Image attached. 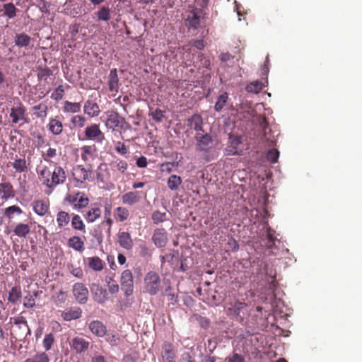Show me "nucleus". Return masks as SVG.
I'll list each match as a JSON object with an SVG mask.
<instances>
[{"instance_id":"a18cd8bd","label":"nucleus","mask_w":362,"mask_h":362,"mask_svg":"<svg viewBox=\"0 0 362 362\" xmlns=\"http://www.w3.org/2000/svg\"><path fill=\"white\" fill-rule=\"evenodd\" d=\"M18 8L12 3L5 4L3 6V16L8 18H13L16 16Z\"/></svg>"},{"instance_id":"09e8293b","label":"nucleus","mask_w":362,"mask_h":362,"mask_svg":"<svg viewBox=\"0 0 362 362\" xmlns=\"http://www.w3.org/2000/svg\"><path fill=\"white\" fill-rule=\"evenodd\" d=\"M228 99V95L227 93H223L220 95L216 100V103L214 105V109L217 112H220L223 110L224 106L226 105L227 100Z\"/></svg>"},{"instance_id":"39448f33","label":"nucleus","mask_w":362,"mask_h":362,"mask_svg":"<svg viewBox=\"0 0 362 362\" xmlns=\"http://www.w3.org/2000/svg\"><path fill=\"white\" fill-rule=\"evenodd\" d=\"M73 177L75 182V187L82 188L85 187L86 180H91V170L86 169L82 165H77L74 168Z\"/></svg>"},{"instance_id":"8fccbe9b","label":"nucleus","mask_w":362,"mask_h":362,"mask_svg":"<svg viewBox=\"0 0 362 362\" xmlns=\"http://www.w3.org/2000/svg\"><path fill=\"white\" fill-rule=\"evenodd\" d=\"M262 88V83L259 81H255L247 84L245 89L248 93H258Z\"/></svg>"},{"instance_id":"dca6fc26","label":"nucleus","mask_w":362,"mask_h":362,"mask_svg":"<svg viewBox=\"0 0 362 362\" xmlns=\"http://www.w3.org/2000/svg\"><path fill=\"white\" fill-rule=\"evenodd\" d=\"M71 348L76 353V354H82L86 352L90 346V342L87 341L86 339L81 337H75L71 339L70 343Z\"/></svg>"},{"instance_id":"5701e85b","label":"nucleus","mask_w":362,"mask_h":362,"mask_svg":"<svg viewBox=\"0 0 362 362\" xmlns=\"http://www.w3.org/2000/svg\"><path fill=\"white\" fill-rule=\"evenodd\" d=\"M117 238L118 243L122 247L127 250H131L132 249L134 243L129 233L119 231L117 234Z\"/></svg>"},{"instance_id":"4c0bfd02","label":"nucleus","mask_w":362,"mask_h":362,"mask_svg":"<svg viewBox=\"0 0 362 362\" xmlns=\"http://www.w3.org/2000/svg\"><path fill=\"white\" fill-rule=\"evenodd\" d=\"M71 227L76 230H80L83 233L86 232V225L83 223L81 217L78 214H74L71 220Z\"/></svg>"},{"instance_id":"f3484780","label":"nucleus","mask_w":362,"mask_h":362,"mask_svg":"<svg viewBox=\"0 0 362 362\" xmlns=\"http://www.w3.org/2000/svg\"><path fill=\"white\" fill-rule=\"evenodd\" d=\"M125 120L116 112H111L107 114L105 125L107 128L114 130L116 127H123Z\"/></svg>"},{"instance_id":"f8f14e48","label":"nucleus","mask_w":362,"mask_h":362,"mask_svg":"<svg viewBox=\"0 0 362 362\" xmlns=\"http://www.w3.org/2000/svg\"><path fill=\"white\" fill-rule=\"evenodd\" d=\"M195 139L197 140V151L207 152L211 147L213 139L209 134H200L197 133Z\"/></svg>"},{"instance_id":"a19ab883","label":"nucleus","mask_w":362,"mask_h":362,"mask_svg":"<svg viewBox=\"0 0 362 362\" xmlns=\"http://www.w3.org/2000/svg\"><path fill=\"white\" fill-rule=\"evenodd\" d=\"M34 115L37 118L45 119L47 115V106L46 104L41 103L33 107Z\"/></svg>"},{"instance_id":"f704fd0d","label":"nucleus","mask_w":362,"mask_h":362,"mask_svg":"<svg viewBox=\"0 0 362 362\" xmlns=\"http://www.w3.org/2000/svg\"><path fill=\"white\" fill-rule=\"evenodd\" d=\"M114 217L118 222L125 221L129 217V211L125 207L118 206L114 210Z\"/></svg>"},{"instance_id":"f257e3e1","label":"nucleus","mask_w":362,"mask_h":362,"mask_svg":"<svg viewBox=\"0 0 362 362\" xmlns=\"http://www.w3.org/2000/svg\"><path fill=\"white\" fill-rule=\"evenodd\" d=\"M39 180L51 192L57 186L64 185L66 181L67 175L60 165H55L52 170L47 165H43L37 170Z\"/></svg>"},{"instance_id":"7c9ffc66","label":"nucleus","mask_w":362,"mask_h":362,"mask_svg":"<svg viewBox=\"0 0 362 362\" xmlns=\"http://www.w3.org/2000/svg\"><path fill=\"white\" fill-rule=\"evenodd\" d=\"M112 170L119 172L124 175L127 173L129 165L124 160L117 158L110 163Z\"/></svg>"},{"instance_id":"423d86ee","label":"nucleus","mask_w":362,"mask_h":362,"mask_svg":"<svg viewBox=\"0 0 362 362\" xmlns=\"http://www.w3.org/2000/svg\"><path fill=\"white\" fill-rule=\"evenodd\" d=\"M185 25L189 29L196 30L199 27L201 18L203 16V11L200 8H193L187 11L185 14Z\"/></svg>"},{"instance_id":"e2e57ef3","label":"nucleus","mask_w":362,"mask_h":362,"mask_svg":"<svg viewBox=\"0 0 362 362\" xmlns=\"http://www.w3.org/2000/svg\"><path fill=\"white\" fill-rule=\"evenodd\" d=\"M69 269L71 274L78 279H82L83 272L81 267H75L73 264L69 265Z\"/></svg>"},{"instance_id":"b1692460","label":"nucleus","mask_w":362,"mask_h":362,"mask_svg":"<svg viewBox=\"0 0 362 362\" xmlns=\"http://www.w3.org/2000/svg\"><path fill=\"white\" fill-rule=\"evenodd\" d=\"M187 126L196 132H204L203 129V119L199 114H194L192 117H189L187 120Z\"/></svg>"},{"instance_id":"c85d7f7f","label":"nucleus","mask_w":362,"mask_h":362,"mask_svg":"<svg viewBox=\"0 0 362 362\" xmlns=\"http://www.w3.org/2000/svg\"><path fill=\"white\" fill-rule=\"evenodd\" d=\"M49 131L55 136H58L63 132V124L57 117L49 119L47 125Z\"/></svg>"},{"instance_id":"864d4df0","label":"nucleus","mask_w":362,"mask_h":362,"mask_svg":"<svg viewBox=\"0 0 362 362\" xmlns=\"http://www.w3.org/2000/svg\"><path fill=\"white\" fill-rule=\"evenodd\" d=\"M54 340V336L52 333L45 334L42 341V345L46 351H49L52 348Z\"/></svg>"},{"instance_id":"9d476101","label":"nucleus","mask_w":362,"mask_h":362,"mask_svg":"<svg viewBox=\"0 0 362 362\" xmlns=\"http://www.w3.org/2000/svg\"><path fill=\"white\" fill-rule=\"evenodd\" d=\"M90 293L93 300L99 304L105 303L107 300V291L98 284H93L90 286Z\"/></svg>"},{"instance_id":"bb28decb","label":"nucleus","mask_w":362,"mask_h":362,"mask_svg":"<svg viewBox=\"0 0 362 362\" xmlns=\"http://www.w3.org/2000/svg\"><path fill=\"white\" fill-rule=\"evenodd\" d=\"M89 329L93 334L99 337H104L107 333V328L105 325L98 320L92 321L89 324Z\"/></svg>"},{"instance_id":"6ab92c4d","label":"nucleus","mask_w":362,"mask_h":362,"mask_svg":"<svg viewBox=\"0 0 362 362\" xmlns=\"http://www.w3.org/2000/svg\"><path fill=\"white\" fill-rule=\"evenodd\" d=\"M26 109L23 104H20L18 107H12L11 109L10 117L11 118L12 122L17 124L20 121L27 123L28 120L25 117Z\"/></svg>"},{"instance_id":"2f4dec72","label":"nucleus","mask_w":362,"mask_h":362,"mask_svg":"<svg viewBox=\"0 0 362 362\" xmlns=\"http://www.w3.org/2000/svg\"><path fill=\"white\" fill-rule=\"evenodd\" d=\"M82 310L79 308H71L65 310L62 313V316L64 320L71 321L76 320L81 317Z\"/></svg>"},{"instance_id":"aec40b11","label":"nucleus","mask_w":362,"mask_h":362,"mask_svg":"<svg viewBox=\"0 0 362 362\" xmlns=\"http://www.w3.org/2000/svg\"><path fill=\"white\" fill-rule=\"evenodd\" d=\"M162 362H175L176 354L174 346L169 342H165L161 351Z\"/></svg>"},{"instance_id":"de8ad7c7","label":"nucleus","mask_w":362,"mask_h":362,"mask_svg":"<svg viewBox=\"0 0 362 362\" xmlns=\"http://www.w3.org/2000/svg\"><path fill=\"white\" fill-rule=\"evenodd\" d=\"M163 295L167 297L169 305H174L178 302V296L170 286L165 290Z\"/></svg>"},{"instance_id":"774afa93","label":"nucleus","mask_w":362,"mask_h":362,"mask_svg":"<svg viewBox=\"0 0 362 362\" xmlns=\"http://www.w3.org/2000/svg\"><path fill=\"white\" fill-rule=\"evenodd\" d=\"M106 340L112 346H116L119 343V338L115 334H107Z\"/></svg>"},{"instance_id":"4d7b16f0","label":"nucleus","mask_w":362,"mask_h":362,"mask_svg":"<svg viewBox=\"0 0 362 362\" xmlns=\"http://www.w3.org/2000/svg\"><path fill=\"white\" fill-rule=\"evenodd\" d=\"M149 116L156 122H161L165 117V112L157 108L155 111L149 113Z\"/></svg>"},{"instance_id":"a878e982","label":"nucleus","mask_w":362,"mask_h":362,"mask_svg":"<svg viewBox=\"0 0 362 362\" xmlns=\"http://www.w3.org/2000/svg\"><path fill=\"white\" fill-rule=\"evenodd\" d=\"M31 226L28 223H18L13 226L12 231L14 235L21 238H26L30 233Z\"/></svg>"},{"instance_id":"4468645a","label":"nucleus","mask_w":362,"mask_h":362,"mask_svg":"<svg viewBox=\"0 0 362 362\" xmlns=\"http://www.w3.org/2000/svg\"><path fill=\"white\" fill-rule=\"evenodd\" d=\"M152 241L157 247H164L168 242L166 230L163 228H156L152 235Z\"/></svg>"},{"instance_id":"69168bd1","label":"nucleus","mask_w":362,"mask_h":362,"mask_svg":"<svg viewBox=\"0 0 362 362\" xmlns=\"http://www.w3.org/2000/svg\"><path fill=\"white\" fill-rule=\"evenodd\" d=\"M33 358L35 362H49V358L45 352L37 353Z\"/></svg>"},{"instance_id":"6e6d98bb","label":"nucleus","mask_w":362,"mask_h":362,"mask_svg":"<svg viewBox=\"0 0 362 362\" xmlns=\"http://www.w3.org/2000/svg\"><path fill=\"white\" fill-rule=\"evenodd\" d=\"M64 88L62 85L59 86L52 93L51 98L59 101L63 98L64 93Z\"/></svg>"},{"instance_id":"9b49d317","label":"nucleus","mask_w":362,"mask_h":362,"mask_svg":"<svg viewBox=\"0 0 362 362\" xmlns=\"http://www.w3.org/2000/svg\"><path fill=\"white\" fill-rule=\"evenodd\" d=\"M23 213L22 209L17 205L9 206L5 209H0V226L4 223V216L9 221H11L15 216H19Z\"/></svg>"},{"instance_id":"1a4fd4ad","label":"nucleus","mask_w":362,"mask_h":362,"mask_svg":"<svg viewBox=\"0 0 362 362\" xmlns=\"http://www.w3.org/2000/svg\"><path fill=\"white\" fill-rule=\"evenodd\" d=\"M122 289L124 291L127 296L133 293L134 281L133 275L129 269L122 272L120 279Z\"/></svg>"},{"instance_id":"473e14b6","label":"nucleus","mask_w":362,"mask_h":362,"mask_svg":"<svg viewBox=\"0 0 362 362\" xmlns=\"http://www.w3.org/2000/svg\"><path fill=\"white\" fill-rule=\"evenodd\" d=\"M70 215L64 211H59L57 214V223L59 228L62 229L67 226L70 222Z\"/></svg>"},{"instance_id":"58836bf2","label":"nucleus","mask_w":362,"mask_h":362,"mask_svg":"<svg viewBox=\"0 0 362 362\" xmlns=\"http://www.w3.org/2000/svg\"><path fill=\"white\" fill-rule=\"evenodd\" d=\"M31 42V37L25 33L17 34L15 37V45L19 47H27Z\"/></svg>"},{"instance_id":"49530a36","label":"nucleus","mask_w":362,"mask_h":362,"mask_svg":"<svg viewBox=\"0 0 362 362\" xmlns=\"http://www.w3.org/2000/svg\"><path fill=\"white\" fill-rule=\"evenodd\" d=\"M37 72L39 81H47V78L52 74V71L47 66H37Z\"/></svg>"},{"instance_id":"7ed1b4c3","label":"nucleus","mask_w":362,"mask_h":362,"mask_svg":"<svg viewBox=\"0 0 362 362\" xmlns=\"http://www.w3.org/2000/svg\"><path fill=\"white\" fill-rule=\"evenodd\" d=\"M65 201L76 210L84 209L88 206L89 204L88 197L83 192H77L67 194L65 197Z\"/></svg>"},{"instance_id":"bf43d9fd","label":"nucleus","mask_w":362,"mask_h":362,"mask_svg":"<svg viewBox=\"0 0 362 362\" xmlns=\"http://www.w3.org/2000/svg\"><path fill=\"white\" fill-rule=\"evenodd\" d=\"M166 219V214L159 211H156L152 214V220L155 224H158L165 221Z\"/></svg>"},{"instance_id":"0eeeda50","label":"nucleus","mask_w":362,"mask_h":362,"mask_svg":"<svg viewBox=\"0 0 362 362\" xmlns=\"http://www.w3.org/2000/svg\"><path fill=\"white\" fill-rule=\"evenodd\" d=\"M83 139L93 140L101 143L105 139V134L100 130L98 124H92L86 128Z\"/></svg>"},{"instance_id":"ddd939ff","label":"nucleus","mask_w":362,"mask_h":362,"mask_svg":"<svg viewBox=\"0 0 362 362\" xmlns=\"http://www.w3.org/2000/svg\"><path fill=\"white\" fill-rule=\"evenodd\" d=\"M247 306L245 303L237 300L233 303H230L228 307V313L230 315L240 317L242 320L243 316L247 313Z\"/></svg>"},{"instance_id":"c9c22d12","label":"nucleus","mask_w":362,"mask_h":362,"mask_svg":"<svg viewBox=\"0 0 362 362\" xmlns=\"http://www.w3.org/2000/svg\"><path fill=\"white\" fill-rule=\"evenodd\" d=\"M68 245L78 252H82L85 249L84 242L79 236L71 237L68 240Z\"/></svg>"},{"instance_id":"603ef678","label":"nucleus","mask_w":362,"mask_h":362,"mask_svg":"<svg viewBox=\"0 0 362 362\" xmlns=\"http://www.w3.org/2000/svg\"><path fill=\"white\" fill-rule=\"evenodd\" d=\"M98 19L99 21H107L110 19V9L108 7H102L97 13Z\"/></svg>"},{"instance_id":"13d9d810","label":"nucleus","mask_w":362,"mask_h":362,"mask_svg":"<svg viewBox=\"0 0 362 362\" xmlns=\"http://www.w3.org/2000/svg\"><path fill=\"white\" fill-rule=\"evenodd\" d=\"M223 362H245V358L241 354L233 352L228 356Z\"/></svg>"},{"instance_id":"cd10ccee","label":"nucleus","mask_w":362,"mask_h":362,"mask_svg":"<svg viewBox=\"0 0 362 362\" xmlns=\"http://www.w3.org/2000/svg\"><path fill=\"white\" fill-rule=\"evenodd\" d=\"M84 113L90 117H97L100 112L99 105L93 100H88L83 106Z\"/></svg>"},{"instance_id":"e433bc0d","label":"nucleus","mask_w":362,"mask_h":362,"mask_svg":"<svg viewBox=\"0 0 362 362\" xmlns=\"http://www.w3.org/2000/svg\"><path fill=\"white\" fill-rule=\"evenodd\" d=\"M9 163L17 173H24L28 170V165L25 158H17L13 162Z\"/></svg>"},{"instance_id":"6e6552de","label":"nucleus","mask_w":362,"mask_h":362,"mask_svg":"<svg viewBox=\"0 0 362 362\" xmlns=\"http://www.w3.org/2000/svg\"><path fill=\"white\" fill-rule=\"evenodd\" d=\"M73 295L76 300L80 304H85L88 299V290L87 287L80 282H77L73 285Z\"/></svg>"},{"instance_id":"393cba45","label":"nucleus","mask_w":362,"mask_h":362,"mask_svg":"<svg viewBox=\"0 0 362 362\" xmlns=\"http://www.w3.org/2000/svg\"><path fill=\"white\" fill-rule=\"evenodd\" d=\"M15 190L9 182L0 183V195L1 199L8 200L15 197Z\"/></svg>"},{"instance_id":"4be33fe9","label":"nucleus","mask_w":362,"mask_h":362,"mask_svg":"<svg viewBox=\"0 0 362 362\" xmlns=\"http://www.w3.org/2000/svg\"><path fill=\"white\" fill-rule=\"evenodd\" d=\"M107 85L110 92L117 93L119 91L120 84L117 69L115 68L110 70L107 79Z\"/></svg>"},{"instance_id":"72a5a7b5","label":"nucleus","mask_w":362,"mask_h":362,"mask_svg":"<svg viewBox=\"0 0 362 362\" xmlns=\"http://www.w3.org/2000/svg\"><path fill=\"white\" fill-rule=\"evenodd\" d=\"M88 262L89 267L95 272H100L103 269L105 262L97 256L88 257Z\"/></svg>"},{"instance_id":"680f3d73","label":"nucleus","mask_w":362,"mask_h":362,"mask_svg":"<svg viewBox=\"0 0 362 362\" xmlns=\"http://www.w3.org/2000/svg\"><path fill=\"white\" fill-rule=\"evenodd\" d=\"M113 224V220L111 217H104L103 221L101 222L100 225L103 227L106 228V233L109 236L111 235L112 226Z\"/></svg>"},{"instance_id":"0e129e2a","label":"nucleus","mask_w":362,"mask_h":362,"mask_svg":"<svg viewBox=\"0 0 362 362\" xmlns=\"http://www.w3.org/2000/svg\"><path fill=\"white\" fill-rule=\"evenodd\" d=\"M115 149L118 153L121 155H125L128 153V147L121 141H117L115 143Z\"/></svg>"},{"instance_id":"338daca9","label":"nucleus","mask_w":362,"mask_h":362,"mask_svg":"<svg viewBox=\"0 0 362 362\" xmlns=\"http://www.w3.org/2000/svg\"><path fill=\"white\" fill-rule=\"evenodd\" d=\"M197 320H198V322H199L200 326L202 328L206 329L209 327L210 320L208 318H206L205 317L199 316Z\"/></svg>"},{"instance_id":"a211bd4d","label":"nucleus","mask_w":362,"mask_h":362,"mask_svg":"<svg viewBox=\"0 0 362 362\" xmlns=\"http://www.w3.org/2000/svg\"><path fill=\"white\" fill-rule=\"evenodd\" d=\"M269 124L265 117H264L260 122V126L262 129V141L267 144L268 146H272L275 144L276 139L274 135L271 134L272 130L268 127Z\"/></svg>"},{"instance_id":"ea45409f","label":"nucleus","mask_w":362,"mask_h":362,"mask_svg":"<svg viewBox=\"0 0 362 362\" xmlns=\"http://www.w3.org/2000/svg\"><path fill=\"white\" fill-rule=\"evenodd\" d=\"M182 180L181 177L176 175H172L168 179L167 185L170 190L176 191L182 184Z\"/></svg>"},{"instance_id":"412c9836","label":"nucleus","mask_w":362,"mask_h":362,"mask_svg":"<svg viewBox=\"0 0 362 362\" xmlns=\"http://www.w3.org/2000/svg\"><path fill=\"white\" fill-rule=\"evenodd\" d=\"M33 210L40 216H44L49 210V201L47 199H37L32 203Z\"/></svg>"},{"instance_id":"5fc2aeb1","label":"nucleus","mask_w":362,"mask_h":362,"mask_svg":"<svg viewBox=\"0 0 362 362\" xmlns=\"http://www.w3.org/2000/svg\"><path fill=\"white\" fill-rule=\"evenodd\" d=\"M86 119L82 115H76L71 119V122L75 127L82 128L85 126Z\"/></svg>"},{"instance_id":"2eb2a0df","label":"nucleus","mask_w":362,"mask_h":362,"mask_svg":"<svg viewBox=\"0 0 362 362\" xmlns=\"http://www.w3.org/2000/svg\"><path fill=\"white\" fill-rule=\"evenodd\" d=\"M101 208L96 203L91 204L88 210L83 213V217L88 223L96 221L101 217Z\"/></svg>"},{"instance_id":"052dcab7","label":"nucleus","mask_w":362,"mask_h":362,"mask_svg":"<svg viewBox=\"0 0 362 362\" xmlns=\"http://www.w3.org/2000/svg\"><path fill=\"white\" fill-rule=\"evenodd\" d=\"M279 157V151L275 148L270 149L267 154V160L272 163L277 162Z\"/></svg>"},{"instance_id":"f03ea898","label":"nucleus","mask_w":362,"mask_h":362,"mask_svg":"<svg viewBox=\"0 0 362 362\" xmlns=\"http://www.w3.org/2000/svg\"><path fill=\"white\" fill-rule=\"evenodd\" d=\"M13 323L16 327L13 332L11 333V338L21 341L25 339L28 334H30V329L25 317L18 316L14 317Z\"/></svg>"},{"instance_id":"20e7f679","label":"nucleus","mask_w":362,"mask_h":362,"mask_svg":"<svg viewBox=\"0 0 362 362\" xmlns=\"http://www.w3.org/2000/svg\"><path fill=\"white\" fill-rule=\"evenodd\" d=\"M145 289L148 293L154 296L158 293L160 288V276L156 272H148L144 278Z\"/></svg>"},{"instance_id":"c756f323","label":"nucleus","mask_w":362,"mask_h":362,"mask_svg":"<svg viewBox=\"0 0 362 362\" xmlns=\"http://www.w3.org/2000/svg\"><path fill=\"white\" fill-rule=\"evenodd\" d=\"M140 194L138 191L129 192L122 197V202L124 204L132 206L140 200Z\"/></svg>"},{"instance_id":"79ce46f5","label":"nucleus","mask_w":362,"mask_h":362,"mask_svg":"<svg viewBox=\"0 0 362 362\" xmlns=\"http://www.w3.org/2000/svg\"><path fill=\"white\" fill-rule=\"evenodd\" d=\"M21 289L19 286H13L8 293V300L13 304L17 303V302L21 298Z\"/></svg>"},{"instance_id":"3c124183","label":"nucleus","mask_w":362,"mask_h":362,"mask_svg":"<svg viewBox=\"0 0 362 362\" xmlns=\"http://www.w3.org/2000/svg\"><path fill=\"white\" fill-rule=\"evenodd\" d=\"M42 158L46 162H51V160L57 156V150L54 148L49 147L47 150L42 151Z\"/></svg>"},{"instance_id":"c03bdc74","label":"nucleus","mask_w":362,"mask_h":362,"mask_svg":"<svg viewBox=\"0 0 362 362\" xmlns=\"http://www.w3.org/2000/svg\"><path fill=\"white\" fill-rule=\"evenodd\" d=\"M81 158L88 162L93 158V152L95 151L94 146H84L81 148Z\"/></svg>"},{"instance_id":"37998d69","label":"nucleus","mask_w":362,"mask_h":362,"mask_svg":"<svg viewBox=\"0 0 362 362\" xmlns=\"http://www.w3.org/2000/svg\"><path fill=\"white\" fill-rule=\"evenodd\" d=\"M80 103H71L68 100L64 103L63 110L65 112L77 113L81 111Z\"/></svg>"}]
</instances>
